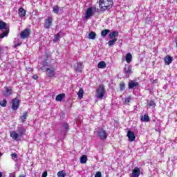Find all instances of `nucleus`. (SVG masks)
Returning a JSON list of instances; mask_svg holds the SVG:
<instances>
[{
	"mask_svg": "<svg viewBox=\"0 0 177 177\" xmlns=\"http://www.w3.org/2000/svg\"><path fill=\"white\" fill-rule=\"evenodd\" d=\"M127 138H129V140H130V142H133V140H135L136 139L135 133L133 131H128Z\"/></svg>",
	"mask_w": 177,
	"mask_h": 177,
	"instance_id": "nucleus-13",
	"label": "nucleus"
},
{
	"mask_svg": "<svg viewBox=\"0 0 177 177\" xmlns=\"http://www.w3.org/2000/svg\"><path fill=\"white\" fill-rule=\"evenodd\" d=\"M66 171H59L57 173V176L58 177H66Z\"/></svg>",
	"mask_w": 177,
	"mask_h": 177,
	"instance_id": "nucleus-29",
	"label": "nucleus"
},
{
	"mask_svg": "<svg viewBox=\"0 0 177 177\" xmlns=\"http://www.w3.org/2000/svg\"><path fill=\"white\" fill-rule=\"evenodd\" d=\"M53 21V18H52V17H48V18L45 19V23H44L45 28H49L50 26H52Z\"/></svg>",
	"mask_w": 177,
	"mask_h": 177,
	"instance_id": "nucleus-9",
	"label": "nucleus"
},
{
	"mask_svg": "<svg viewBox=\"0 0 177 177\" xmlns=\"http://www.w3.org/2000/svg\"><path fill=\"white\" fill-rule=\"evenodd\" d=\"M149 106H156V103H154L153 101H150L149 102Z\"/></svg>",
	"mask_w": 177,
	"mask_h": 177,
	"instance_id": "nucleus-40",
	"label": "nucleus"
},
{
	"mask_svg": "<svg viewBox=\"0 0 177 177\" xmlns=\"http://www.w3.org/2000/svg\"><path fill=\"white\" fill-rule=\"evenodd\" d=\"M10 136H11V138L14 140H16L17 142H18L19 140V138H20V135L19 134V133H17L15 131H11L10 133Z\"/></svg>",
	"mask_w": 177,
	"mask_h": 177,
	"instance_id": "nucleus-12",
	"label": "nucleus"
},
{
	"mask_svg": "<svg viewBox=\"0 0 177 177\" xmlns=\"http://www.w3.org/2000/svg\"><path fill=\"white\" fill-rule=\"evenodd\" d=\"M138 85H139V83H138L135 81L129 80V89H133V88H136V86H138Z\"/></svg>",
	"mask_w": 177,
	"mask_h": 177,
	"instance_id": "nucleus-14",
	"label": "nucleus"
},
{
	"mask_svg": "<svg viewBox=\"0 0 177 177\" xmlns=\"http://www.w3.org/2000/svg\"><path fill=\"white\" fill-rule=\"evenodd\" d=\"M140 120L144 122H149V121H150V117H149L147 115H144L141 116Z\"/></svg>",
	"mask_w": 177,
	"mask_h": 177,
	"instance_id": "nucleus-20",
	"label": "nucleus"
},
{
	"mask_svg": "<svg viewBox=\"0 0 177 177\" xmlns=\"http://www.w3.org/2000/svg\"><path fill=\"white\" fill-rule=\"evenodd\" d=\"M9 177H16V174H15V173H10V174H9Z\"/></svg>",
	"mask_w": 177,
	"mask_h": 177,
	"instance_id": "nucleus-41",
	"label": "nucleus"
},
{
	"mask_svg": "<svg viewBox=\"0 0 177 177\" xmlns=\"http://www.w3.org/2000/svg\"><path fill=\"white\" fill-rule=\"evenodd\" d=\"M109 32H110V30L105 29L101 32V35H102V37H106V35H107V34H109Z\"/></svg>",
	"mask_w": 177,
	"mask_h": 177,
	"instance_id": "nucleus-30",
	"label": "nucleus"
},
{
	"mask_svg": "<svg viewBox=\"0 0 177 177\" xmlns=\"http://www.w3.org/2000/svg\"><path fill=\"white\" fill-rule=\"evenodd\" d=\"M124 73L126 74H131V73H132V68H131V66H129V65H126L125 66Z\"/></svg>",
	"mask_w": 177,
	"mask_h": 177,
	"instance_id": "nucleus-23",
	"label": "nucleus"
},
{
	"mask_svg": "<svg viewBox=\"0 0 177 177\" xmlns=\"http://www.w3.org/2000/svg\"><path fill=\"white\" fill-rule=\"evenodd\" d=\"M176 2H177V0H176Z\"/></svg>",
	"mask_w": 177,
	"mask_h": 177,
	"instance_id": "nucleus-51",
	"label": "nucleus"
},
{
	"mask_svg": "<svg viewBox=\"0 0 177 177\" xmlns=\"http://www.w3.org/2000/svg\"><path fill=\"white\" fill-rule=\"evenodd\" d=\"M77 95L79 99H82V97H84V89L80 88L77 93Z\"/></svg>",
	"mask_w": 177,
	"mask_h": 177,
	"instance_id": "nucleus-27",
	"label": "nucleus"
},
{
	"mask_svg": "<svg viewBox=\"0 0 177 177\" xmlns=\"http://www.w3.org/2000/svg\"><path fill=\"white\" fill-rule=\"evenodd\" d=\"M106 91L104 90V86L100 85L96 91L95 96L98 97V99H103V96H104Z\"/></svg>",
	"mask_w": 177,
	"mask_h": 177,
	"instance_id": "nucleus-4",
	"label": "nucleus"
},
{
	"mask_svg": "<svg viewBox=\"0 0 177 177\" xmlns=\"http://www.w3.org/2000/svg\"><path fill=\"white\" fill-rule=\"evenodd\" d=\"M19 177H26V175L22 174Z\"/></svg>",
	"mask_w": 177,
	"mask_h": 177,
	"instance_id": "nucleus-47",
	"label": "nucleus"
},
{
	"mask_svg": "<svg viewBox=\"0 0 177 177\" xmlns=\"http://www.w3.org/2000/svg\"><path fill=\"white\" fill-rule=\"evenodd\" d=\"M46 75L49 78H55L56 77V71H55V67L50 66L46 69Z\"/></svg>",
	"mask_w": 177,
	"mask_h": 177,
	"instance_id": "nucleus-5",
	"label": "nucleus"
},
{
	"mask_svg": "<svg viewBox=\"0 0 177 177\" xmlns=\"http://www.w3.org/2000/svg\"><path fill=\"white\" fill-rule=\"evenodd\" d=\"M64 128L68 129V125L64 124Z\"/></svg>",
	"mask_w": 177,
	"mask_h": 177,
	"instance_id": "nucleus-46",
	"label": "nucleus"
},
{
	"mask_svg": "<svg viewBox=\"0 0 177 177\" xmlns=\"http://www.w3.org/2000/svg\"><path fill=\"white\" fill-rule=\"evenodd\" d=\"M48 176V172L47 171H44L42 174V177H46Z\"/></svg>",
	"mask_w": 177,
	"mask_h": 177,
	"instance_id": "nucleus-42",
	"label": "nucleus"
},
{
	"mask_svg": "<svg viewBox=\"0 0 177 177\" xmlns=\"http://www.w3.org/2000/svg\"><path fill=\"white\" fill-rule=\"evenodd\" d=\"M125 59L127 63H131L132 62V55L131 53L127 54Z\"/></svg>",
	"mask_w": 177,
	"mask_h": 177,
	"instance_id": "nucleus-24",
	"label": "nucleus"
},
{
	"mask_svg": "<svg viewBox=\"0 0 177 177\" xmlns=\"http://www.w3.org/2000/svg\"><path fill=\"white\" fill-rule=\"evenodd\" d=\"M18 15L20 17H24L26 16V10L23 8H19Z\"/></svg>",
	"mask_w": 177,
	"mask_h": 177,
	"instance_id": "nucleus-15",
	"label": "nucleus"
},
{
	"mask_svg": "<svg viewBox=\"0 0 177 177\" xmlns=\"http://www.w3.org/2000/svg\"><path fill=\"white\" fill-rule=\"evenodd\" d=\"M59 39H60V34H59V33H57V34L55 35V38H54V39H53V41H54V42H57Z\"/></svg>",
	"mask_w": 177,
	"mask_h": 177,
	"instance_id": "nucleus-35",
	"label": "nucleus"
},
{
	"mask_svg": "<svg viewBox=\"0 0 177 177\" xmlns=\"http://www.w3.org/2000/svg\"><path fill=\"white\" fill-rule=\"evenodd\" d=\"M28 115V112H24L23 115L20 117V121L22 122H26V120H27V117Z\"/></svg>",
	"mask_w": 177,
	"mask_h": 177,
	"instance_id": "nucleus-17",
	"label": "nucleus"
},
{
	"mask_svg": "<svg viewBox=\"0 0 177 177\" xmlns=\"http://www.w3.org/2000/svg\"><path fill=\"white\" fill-rule=\"evenodd\" d=\"M165 62L167 64H171V63H172V58L169 56H167L166 57H165Z\"/></svg>",
	"mask_w": 177,
	"mask_h": 177,
	"instance_id": "nucleus-26",
	"label": "nucleus"
},
{
	"mask_svg": "<svg viewBox=\"0 0 177 177\" xmlns=\"http://www.w3.org/2000/svg\"><path fill=\"white\" fill-rule=\"evenodd\" d=\"M18 133L19 136H23V135H25L26 133V128L24 127H20L18 129Z\"/></svg>",
	"mask_w": 177,
	"mask_h": 177,
	"instance_id": "nucleus-21",
	"label": "nucleus"
},
{
	"mask_svg": "<svg viewBox=\"0 0 177 177\" xmlns=\"http://www.w3.org/2000/svg\"><path fill=\"white\" fill-rule=\"evenodd\" d=\"M113 0H99L98 5L101 12H104L107 9L113 8Z\"/></svg>",
	"mask_w": 177,
	"mask_h": 177,
	"instance_id": "nucleus-1",
	"label": "nucleus"
},
{
	"mask_svg": "<svg viewBox=\"0 0 177 177\" xmlns=\"http://www.w3.org/2000/svg\"><path fill=\"white\" fill-rule=\"evenodd\" d=\"M11 157L13 160H16L15 158H17V155L16 153H12Z\"/></svg>",
	"mask_w": 177,
	"mask_h": 177,
	"instance_id": "nucleus-38",
	"label": "nucleus"
},
{
	"mask_svg": "<svg viewBox=\"0 0 177 177\" xmlns=\"http://www.w3.org/2000/svg\"><path fill=\"white\" fill-rule=\"evenodd\" d=\"M118 37V31H113L109 34V38L113 39V38H117Z\"/></svg>",
	"mask_w": 177,
	"mask_h": 177,
	"instance_id": "nucleus-19",
	"label": "nucleus"
},
{
	"mask_svg": "<svg viewBox=\"0 0 177 177\" xmlns=\"http://www.w3.org/2000/svg\"><path fill=\"white\" fill-rule=\"evenodd\" d=\"M106 62H104V61H101L97 64L98 68H104L106 67Z\"/></svg>",
	"mask_w": 177,
	"mask_h": 177,
	"instance_id": "nucleus-25",
	"label": "nucleus"
},
{
	"mask_svg": "<svg viewBox=\"0 0 177 177\" xmlns=\"http://www.w3.org/2000/svg\"><path fill=\"white\" fill-rule=\"evenodd\" d=\"M39 71H44V67H41V66L39 65L38 66Z\"/></svg>",
	"mask_w": 177,
	"mask_h": 177,
	"instance_id": "nucleus-43",
	"label": "nucleus"
},
{
	"mask_svg": "<svg viewBox=\"0 0 177 177\" xmlns=\"http://www.w3.org/2000/svg\"><path fill=\"white\" fill-rule=\"evenodd\" d=\"M75 68L77 71H82V63L79 62L75 64Z\"/></svg>",
	"mask_w": 177,
	"mask_h": 177,
	"instance_id": "nucleus-18",
	"label": "nucleus"
},
{
	"mask_svg": "<svg viewBox=\"0 0 177 177\" xmlns=\"http://www.w3.org/2000/svg\"><path fill=\"white\" fill-rule=\"evenodd\" d=\"M20 45H21V42L15 44L14 47L17 48V46H20Z\"/></svg>",
	"mask_w": 177,
	"mask_h": 177,
	"instance_id": "nucleus-44",
	"label": "nucleus"
},
{
	"mask_svg": "<svg viewBox=\"0 0 177 177\" xmlns=\"http://www.w3.org/2000/svg\"><path fill=\"white\" fill-rule=\"evenodd\" d=\"M30 29H25L23 31L21 32V38L22 39H26V38H28V37L30 36Z\"/></svg>",
	"mask_w": 177,
	"mask_h": 177,
	"instance_id": "nucleus-7",
	"label": "nucleus"
},
{
	"mask_svg": "<svg viewBox=\"0 0 177 177\" xmlns=\"http://www.w3.org/2000/svg\"><path fill=\"white\" fill-rule=\"evenodd\" d=\"M176 47L177 48V39L176 41Z\"/></svg>",
	"mask_w": 177,
	"mask_h": 177,
	"instance_id": "nucleus-49",
	"label": "nucleus"
},
{
	"mask_svg": "<svg viewBox=\"0 0 177 177\" xmlns=\"http://www.w3.org/2000/svg\"><path fill=\"white\" fill-rule=\"evenodd\" d=\"M95 177H102V173L100 171L97 172Z\"/></svg>",
	"mask_w": 177,
	"mask_h": 177,
	"instance_id": "nucleus-39",
	"label": "nucleus"
},
{
	"mask_svg": "<svg viewBox=\"0 0 177 177\" xmlns=\"http://www.w3.org/2000/svg\"><path fill=\"white\" fill-rule=\"evenodd\" d=\"M33 79H34V80H37V79H38V75H35L33 76Z\"/></svg>",
	"mask_w": 177,
	"mask_h": 177,
	"instance_id": "nucleus-45",
	"label": "nucleus"
},
{
	"mask_svg": "<svg viewBox=\"0 0 177 177\" xmlns=\"http://www.w3.org/2000/svg\"><path fill=\"white\" fill-rule=\"evenodd\" d=\"M7 103L8 102L6 101V100H3L0 102V106H1L2 107H6Z\"/></svg>",
	"mask_w": 177,
	"mask_h": 177,
	"instance_id": "nucleus-34",
	"label": "nucleus"
},
{
	"mask_svg": "<svg viewBox=\"0 0 177 177\" xmlns=\"http://www.w3.org/2000/svg\"><path fill=\"white\" fill-rule=\"evenodd\" d=\"M53 10L54 13L57 15V13H59V6H54L53 8Z\"/></svg>",
	"mask_w": 177,
	"mask_h": 177,
	"instance_id": "nucleus-36",
	"label": "nucleus"
},
{
	"mask_svg": "<svg viewBox=\"0 0 177 177\" xmlns=\"http://www.w3.org/2000/svg\"><path fill=\"white\" fill-rule=\"evenodd\" d=\"M131 99H132L131 96H129L128 97L125 98V100H124V104H129Z\"/></svg>",
	"mask_w": 177,
	"mask_h": 177,
	"instance_id": "nucleus-32",
	"label": "nucleus"
},
{
	"mask_svg": "<svg viewBox=\"0 0 177 177\" xmlns=\"http://www.w3.org/2000/svg\"><path fill=\"white\" fill-rule=\"evenodd\" d=\"M1 156H2V153L0 152V157H1Z\"/></svg>",
	"mask_w": 177,
	"mask_h": 177,
	"instance_id": "nucleus-50",
	"label": "nucleus"
},
{
	"mask_svg": "<svg viewBox=\"0 0 177 177\" xmlns=\"http://www.w3.org/2000/svg\"><path fill=\"white\" fill-rule=\"evenodd\" d=\"M95 133L97 134V138L101 139V140H105V139H107V132L103 129H99Z\"/></svg>",
	"mask_w": 177,
	"mask_h": 177,
	"instance_id": "nucleus-3",
	"label": "nucleus"
},
{
	"mask_svg": "<svg viewBox=\"0 0 177 177\" xmlns=\"http://www.w3.org/2000/svg\"><path fill=\"white\" fill-rule=\"evenodd\" d=\"M92 16H93V8L90 7L86 9L85 15H84V18L89 19L92 17Z\"/></svg>",
	"mask_w": 177,
	"mask_h": 177,
	"instance_id": "nucleus-6",
	"label": "nucleus"
},
{
	"mask_svg": "<svg viewBox=\"0 0 177 177\" xmlns=\"http://www.w3.org/2000/svg\"><path fill=\"white\" fill-rule=\"evenodd\" d=\"M0 30H6V31L0 34V39L8 37L9 34V28H8V24L3 21H0Z\"/></svg>",
	"mask_w": 177,
	"mask_h": 177,
	"instance_id": "nucleus-2",
	"label": "nucleus"
},
{
	"mask_svg": "<svg viewBox=\"0 0 177 177\" xmlns=\"http://www.w3.org/2000/svg\"><path fill=\"white\" fill-rule=\"evenodd\" d=\"M3 175H2V172L0 171V177H2Z\"/></svg>",
	"mask_w": 177,
	"mask_h": 177,
	"instance_id": "nucleus-48",
	"label": "nucleus"
},
{
	"mask_svg": "<svg viewBox=\"0 0 177 177\" xmlns=\"http://www.w3.org/2000/svg\"><path fill=\"white\" fill-rule=\"evenodd\" d=\"M115 42H117V38H114L113 39L109 41L108 42V45H109V46H113V45H114V44H115Z\"/></svg>",
	"mask_w": 177,
	"mask_h": 177,
	"instance_id": "nucleus-31",
	"label": "nucleus"
},
{
	"mask_svg": "<svg viewBox=\"0 0 177 177\" xmlns=\"http://www.w3.org/2000/svg\"><path fill=\"white\" fill-rule=\"evenodd\" d=\"M12 93V87L6 86L3 90V96H6V97L10 96Z\"/></svg>",
	"mask_w": 177,
	"mask_h": 177,
	"instance_id": "nucleus-10",
	"label": "nucleus"
},
{
	"mask_svg": "<svg viewBox=\"0 0 177 177\" xmlns=\"http://www.w3.org/2000/svg\"><path fill=\"white\" fill-rule=\"evenodd\" d=\"M124 88H125V84L120 83V91H124Z\"/></svg>",
	"mask_w": 177,
	"mask_h": 177,
	"instance_id": "nucleus-37",
	"label": "nucleus"
},
{
	"mask_svg": "<svg viewBox=\"0 0 177 177\" xmlns=\"http://www.w3.org/2000/svg\"><path fill=\"white\" fill-rule=\"evenodd\" d=\"M86 161H88V157L86 155H83L80 158V163L81 164H86Z\"/></svg>",
	"mask_w": 177,
	"mask_h": 177,
	"instance_id": "nucleus-22",
	"label": "nucleus"
},
{
	"mask_svg": "<svg viewBox=\"0 0 177 177\" xmlns=\"http://www.w3.org/2000/svg\"><path fill=\"white\" fill-rule=\"evenodd\" d=\"M140 175V169L139 167H135L132 170L131 177H139Z\"/></svg>",
	"mask_w": 177,
	"mask_h": 177,
	"instance_id": "nucleus-11",
	"label": "nucleus"
},
{
	"mask_svg": "<svg viewBox=\"0 0 177 177\" xmlns=\"http://www.w3.org/2000/svg\"><path fill=\"white\" fill-rule=\"evenodd\" d=\"M96 38V33L95 32H91L88 34V39H95Z\"/></svg>",
	"mask_w": 177,
	"mask_h": 177,
	"instance_id": "nucleus-28",
	"label": "nucleus"
},
{
	"mask_svg": "<svg viewBox=\"0 0 177 177\" xmlns=\"http://www.w3.org/2000/svg\"><path fill=\"white\" fill-rule=\"evenodd\" d=\"M64 97H66V94L64 93L59 94L58 95H57L55 100L57 102H62V100H63Z\"/></svg>",
	"mask_w": 177,
	"mask_h": 177,
	"instance_id": "nucleus-16",
	"label": "nucleus"
},
{
	"mask_svg": "<svg viewBox=\"0 0 177 177\" xmlns=\"http://www.w3.org/2000/svg\"><path fill=\"white\" fill-rule=\"evenodd\" d=\"M19 106H20V100L17 98L14 99L12 101V110H17V109H19Z\"/></svg>",
	"mask_w": 177,
	"mask_h": 177,
	"instance_id": "nucleus-8",
	"label": "nucleus"
},
{
	"mask_svg": "<svg viewBox=\"0 0 177 177\" xmlns=\"http://www.w3.org/2000/svg\"><path fill=\"white\" fill-rule=\"evenodd\" d=\"M34 16H38V12H37V11H35L32 13V15H30V19L34 20V19H35V17H34Z\"/></svg>",
	"mask_w": 177,
	"mask_h": 177,
	"instance_id": "nucleus-33",
	"label": "nucleus"
}]
</instances>
